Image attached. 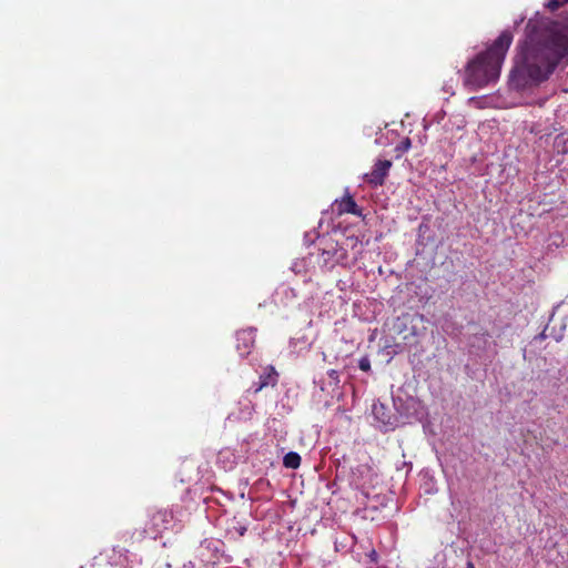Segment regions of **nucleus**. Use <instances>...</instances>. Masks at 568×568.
<instances>
[{
    "instance_id": "f257e3e1",
    "label": "nucleus",
    "mask_w": 568,
    "mask_h": 568,
    "mask_svg": "<svg viewBox=\"0 0 568 568\" xmlns=\"http://www.w3.org/2000/svg\"><path fill=\"white\" fill-rule=\"evenodd\" d=\"M564 60H568V24L554 22L534 27L517 44L510 84L517 90L538 85L548 80Z\"/></svg>"
},
{
    "instance_id": "f03ea898",
    "label": "nucleus",
    "mask_w": 568,
    "mask_h": 568,
    "mask_svg": "<svg viewBox=\"0 0 568 568\" xmlns=\"http://www.w3.org/2000/svg\"><path fill=\"white\" fill-rule=\"evenodd\" d=\"M513 39V32L504 30L486 51L468 61L464 72L465 87L477 90L497 81Z\"/></svg>"
},
{
    "instance_id": "7ed1b4c3",
    "label": "nucleus",
    "mask_w": 568,
    "mask_h": 568,
    "mask_svg": "<svg viewBox=\"0 0 568 568\" xmlns=\"http://www.w3.org/2000/svg\"><path fill=\"white\" fill-rule=\"evenodd\" d=\"M390 168L392 162L389 160H378L372 171L365 174L364 179L373 186L383 185Z\"/></svg>"
},
{
    "instance_id": "20e7f679",
    "label": "nucleus",
    "mask_w": 568,
    "mask_h": 568,
    "mask_svg": "<svg viewBox=\"0 0 568 568\" xmlns=\"http://www.w3.org/2000/svg\"><path fill=\"white\" fill-rule=\"evenodd\" d=\"M335 206L338 215L354 214L359 216L362 214L361 209H358V205L349 194H346L341 200H336Z\"/></svg>"
},
{
    "instance_id": "39448f33",
    "label": "nucleus",
    "mask_w": 568,
    "mask_h": 568,
    "mask_svg": "<svg viewBox=\"0 0 568 568\" xmlns=\"http://www.w3.org/2000/svg\"><path fill=\"white\" fill-rule=\"evenodd\" d=\"M277 372L275 371V368L273 366H268L266 368V372L260 376V381L254 389L255 393H258L260 390H262L264 387H267V386H275L276 383H277Z\"/></svg>"
},
{
    "instance_id": "423d86ee",
    "label": "nucleus",
    "mask_w": 568,
    "mask_h": 568,
    "mask_svg": "<svg viewBox=\"0 0 568 568\" xmlns=\"http://www.w3.org/2000/svg\"><path fill=\"white\" fill-rule=\"evenodd\" d=\"M236 339L239 343L243 342L244 344L243 348H241L240 344H237V348L241 351V354H248L254 344L253 332L251 329L237 332Z\"/></svg>"
},
{
    "instance_id": "0eeeda50",
    "label": "nucleus",
    "mask_w": 568,
    "mask_h": 568,
    "mask_svg": "<svg viewBox=\"0 0 568 568\" xmlns=\"http://www.w3.org/2000/svg\"><path fill=\"white\" fill-rule=\"evenodd\" d=\"M301 456L295 452L287 453L283 458V465L286 468L297 469L301 465Z\"/></svg>"
},
{
    "instance_id": "6e6552de",
    "label": "nucleus",
    "mask_w": 568,
    "mask_h": 568,
    "mask_svg": "<svg viewBox=\"0 0 568 568\" xmlns=\"http://www.w3.org/2000/svg\"><path fill=\"white\" fill-rule=\"evenodd\" d=\"M565 4H568V0H548L546 2L545 7L549 11L555 12L558 9H560L561 7H564Z\"/></svg>"
},
{
    "instance_id": "1a4fd4ad",
    "label": "nucleus",
    "mask_w": 568,
    "mask_h": 568,
    "mask_svg": "<svg viewBox=\"0 0 568 568\" xmlns=\"http://www.w3.org/2000/svg\"><path fill=\"white\" fill-rule=\"evenodd\" d=\"M412 146V141L409 138H405L403 139L396 146V152L398 153V155L407 152Z\"/></svg>"
},
{
    "instance_id": "9d476101",
    "label": "nucleus",
    "mask_w": 568,
    "mask_h": 568,
    "mask_svg": "<svg viewBox=\"0 0 568 568\" xmlns=\"http://www.w3.org/2000/svg\"><path fill=\"white\" fill-rule=\"evenodd\" d=\"M358 367L363 372H369L371 371V361H369L368 356H363L362 358H359Z\"/></svg>"
},
{
    "instance_id": "9b49d317",
    "label": "nucleus",
    "mask_w": 568,
    "mask_h": 568,
    "mask_svg": "<svg viewBox=\"0 0 568 568\" xmlns=\"http://www.w3.org/2000/svg\"><path fill=\"white\" fill-rule=\"evenodd\" d=\"M328 375H329V377H332V378L338 379V373H337V371H335V369H331V371L328 372Z\"/></svg>"
},
{
    "instance_id": "f8f14e48",
    "label": "nucleus",
    "mask_w": 568,
    "mask_h": 568,
    "mask_svg": "<svg viewBox=\"0 0 568 568\" xmlns=\"http://www.w3.org/2000/svg\"><path fill=\"white\" fill-rule=\"evenodd\" d=\"M237 531H239V535H240V536H244V534L246 532V527H243V526H242V527H240V528H239V530H237Z\"/></svg>"
},
{
    "instance_id": "ddd939ff",
    "label": "nucleus",
    "mask_w": 568,
    "mask_h": 568,
    "mask_svg": "<svg viewBox=\"0 0 568 568\" xmlns=\"http://www.w3.org/2000/svg\"><path fill=\"white\" fill-rule=\"evenodd\" d=\"M158 517H164V514L158 513L156 515L153 516V519L155 520Z\"/></svg>"
},
{
    "instance_id": "4468645a",
    "label": "nucleus",
    "mask_w": 568,
    "mask_h": 568,
    "mask_svg": "<svg viewBox=\"0 0 568 568\" xmlns=\"http://www.w3.org/2000/svg\"><path fill=\"white\" fill-rule=\"evenodd\" d=\"M466 568H475V566H474V564L471 561H468Z\"/></svg>"
}]
</instances>
